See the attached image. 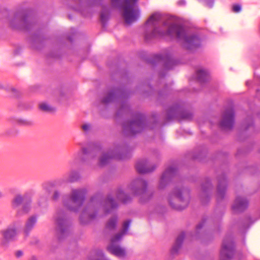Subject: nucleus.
Here are the masks:
<instances>
[{"mask_svg": "<svg viewBox=\"0 0 260 260\" xmlns=\"http://www.w3.org/2000/svg\"><path fill=\"white\" fill-rule=\"evenodd\" d=\"M162 22V16L158 13L152 14L146 22L144 39L146 41L153 39L168 37L183 41L184 47L193 50L201 46V39L196 34L187 35L184 26L167 20Z\"/></svg>", "mask_w": 260, "mask_h": 260, "instance_id": "1", "label": "nucleus"}, {"mask_svg": "<svg viewBox=\"0 0 260 260\" xmlns=\"http://www.w3.org/2000/svg\"><path fill=\"white\" fill-rule=\"evenodd\" d=\"M99 204L102 206L106 214L111 213L118 207L117 203L111 194H108L102 203L99 202L96 196L93 197L88 206L81 213L80 220L82 224H86L95 219L98 213L95 206Z\"/></svg>", "mask_w": 260, "mask_h": 260, "instance_id": "2", "label": "nucleus"}, {"mask_svg": "<svg viewBox=\"0 0 260 260\" xmlns=\"http://www.w3.org/2000/svg\"><path fill=\"white\" fill-rule=\"evenodd\" d=\"M170 206L177 210L186 208L189 203V190L184 187H175L169 197Z\"/></svg>", "mask_w": 260, "mask_h": 260, "instance_id": "3", "label": "nucleus"}, {"mask_svg": "<svg viewBox=\"0 0 260 260\" xmlns=\"http://www.w3.org/2000/svg\"><path fill=\"white\" fill-rule=\"evenodd\" d=\"M121 0H111L114 7L118 6ZM138 0H123L119 7L123 10L122 16L126 24H129L136 21L139 15V10L137 3Z\"/></svg>", "mask_w": 260, "mask_h": 260, "instance_id": "4", "label": "nucleus"}, {"mask_svg": "<svg viewBox=\"0 0 260 260\" xmlns=\"http://www.w3.org/2000/svg\"><path fill=\"white\" fill-rule=\"evenodd\" d=\"M133 118L132 120L123 123V132L126 136H132L149 127L147 125L146 117L144 114L136 113L133 115ZM149 127L153 128L150 126Z\"/></svg>", "mask_w": 260, "mask_h": 260, "instance_id": "5", "label": "nucleus"}, {"mask_svg": "<svg viewBox=\"0 0 260 260\" xmlns=\"http://www.w3.org/2000/svg\"><path fill=\"white\" fill-rule=\"evenodd\" d=\"M55 229L59 240L67 237L71 231V222L67 213L62 209H58L54 217Z\"/></svg>", "mask_w": 260, "mask_h": 260, "instance_id": "6", "label": "nucleus"}, {"mask_svg": "<svg viewBox=\"0 0 260 260\" xmlns=\"http://www.w3.org/2000/svg\"><path fill=\"white\" fill-rule=\"evenodd\" d=\"M86 194V190L84 188L73 189L69 198H63V205L68 210L77 212L83 204Z\"/></svg>", "mask_w": 260, "mask_h": 260, "instance_id": "7", "label": "nucleus"}, {"mask_svg": "<svg viewBox=\"0 0 260 260\" xmlns=\"http://www.w3.org/2000/svg\"><path fill=\"white\" fill-rule=\"evenodd\" d=\"M10 25L14 29L28 30L34 26V20L27 11L20 10L15 14Z\"/></svg>", "mask_w": 260, "mask_h": 260, "instance_id": "8", "label": "nucleus"}, {"mask_svg": "<svg viewBox=\"0 0 260 260\" xmlns=\"http://www.w3.org/2000/svg\"><path fill=\"white\" fill-rule=\"evenodd\" d=\"M193 115L191 112L184 110L182 106L176 104L171 107L167 111V116L165 121L162 125H165L167 122L175 119L190 120L192 118Z\"/></svg>", "mask_w": 260, "mask_h": 260, "instance_id": "9", "label": "nucleus"}, {"mask_svg": "<svg viewBox=\"0 0 260 260\" xmlns=\"http://www.w3.org/2000/svg\"><path fill=\"white\" fill-rule=\"evenodd\" d=\"M31 202L30 197L27 194H16L12 201V206L14 208L22 206L17 211V216L27 214L30 210Z\"/></svg>", "mask_w": 260, "mask_h": 260, "instance_id": "10", "label": "nucleus"}, {"mask_svg": "<svg viewBox=\"0 0 260 260\" xmlns=\"http://www.w3.org/2000/svg\"><path fill=\"white\" fill-rule=\"evenodd\" d=\"M124 148L120 146H116L107 153H103L99 159V166L103 167L108 164L111 159H124L126 156L123 154Z\"/></svg>", "mask_w": 260, "mask_h": 260, "instance_id": "11", "label": "nucleus"}, {"mask_svg": "<svg viewBox=\"0 0 260 260\" xmlns=\"http://www.w3.org/2000/svg\"><path fill=\"white\" fill-rule=\"evenodd\" d=\"M235 254V245L231 237H226L223 240L220 252V260H231Z\"/></svg>", "mask_w": 260, "mask_h": 260, "instance_id": "12", "label": "nucleus"}, {"mask_svg": "<svg viewBox=\"0 0 260 260\" xmlns=\"http://www.w3.org/2000/svg\"><path fill=\"white\" fill-rule=\"evenodd\" d=\"M148 61L152 65L161 63L166 70L172 69L177 64V61L172 58L171 54L168 53L155 55Z\"/></svg>", "mask_w": 260, "mask_h": 260, "instance_id": "13", "label": "nucleus"}, {"mask_svg": "<svg viewBox=\"0 0 260 260\" xmlns=\"http://www.w3.org/2000/svg\"><path fill=\"white\" fill-rule=\"evenodd\" d=\"M235 123V112L233 108H229L223 112L220 122V126L222 129L231 130Z\"/></svg>", "mask_w": 260, "mask_h": 260, "instance_id": "14", "label": "nucleus"}, {"mask_svg": "<svg viewBox=\"0 0 260 260\" xmlns=\"http://www.w3.org/2000/svg\"><path fill=\"white\" fill-rule=\"evenodd\" d=\"M126 96L125 91L120 88H114L111 90L108 94L104 98L101 102L104 104H107L115 101L117 99L122 100Z\"/></svg>", "mask_w": 260, "mask_h": 260, "instance_id": "15", "label": "nucleus"}, {"mask_svg": "<svg viewBox=\"0 0 260 260\" xmlns=\"http://www.w3.org/2000/svg\"><path fill=\"white\" fill-rule=\"evenodd\" d=\"M147 187V182L141 179L137 178L134 180L130 185V189L135 195H144Z\"/></svg>", "mask_w": 260, "mask_h": 260, "instance_id": "16", "label": "nucleus"}, {"mask_svg": "<svg viewBox=\"0 0 260 260\" xmlns=\"http://www.w3.org/2000/svg\"><path fill=\"white\" fill-rule=\"evenodd\" d=\"M177 169L174 167H169L162 173L159 183V188L160 189L164 188L172 179L177 174Z\"/></svg>", "mask_w": 260, "mask_h": 260, "instance_id": "17", "label": "nucleus"}, {"mask_svg": "<svg viewBox=\"0 0 260 260\" xmlns=\"http://www.w3.org/2000/svg\"><path fill=\"white\" fill-rule=\"evenodd\" d=\"M0 233L2 236L1 244L5 246L10 242L15 240L17 235V231L15 227H8L6 229L1 231Z\"/></svg>", "mask_w": 260, "mask_h": 260, "instance_id": "18", "label": "nucleus"}, {"mask_svg": "<svg viewBox=\"0 0 260 260\" xmlns=\"http://www.w3.org/2000/svg\"><path fill=\"white\" fill-rule=\"evenodd\" d=\"M101 148L99 146H89L88 148H82V152H79L77 156L75 157V162L77 161L78 157H80L82 154L88 159H92L99 154Z\"/></svg>", "mask_w": 260, "mask_h": 260, "instance_id": "19", "label": "nucleus"}, {"mask_svg": "<svg viewBox=\"0 0 260 260\" xmlns=\"http://www.w3.org/2000/svg\"><path fill=\"white\" fill-rule=\"evenodd\" d=\"M202 194L201 196V202L203 204L207 203L210 200L209 193L213 188V186L209 178H206L201 185Z\"/></svg>", "mask_w": 260, "mask_h": 260, "instance_id": "20", "label": "nucleus"}, {"mask_svg": "<svg viewBox=\"0 0 260 260\" xmlns=\"http://www.w3.org/2000/svg\"><path fill=\"white\" fill-rule=\"evenodd\" d=\"M226 189V180L224 174H222L218 178L217 186V200L219 201L222 200L225 196Z\"/></svg>", "mask_w": 260, "mask_h": 260, "instance_id": "21", "label": "nucleus"}, {"mask_svg": "<svg viewBox=\"0 0 260 260\" xmlns=\"http://www.w3.org/2000/svg\"><path fill=\"white\" fill-rule=\"evenodd\" d=\"M248 206V201L243 197H237L232 206V210L235 213L243 212Z\"/></svg>", "mask_w": 260, "mask_h": 260, "instance_id": "22", "label": "nucleus"}, {"mask_svg": "<svg viewBox=\"0 0 260 260\" xmlns=\"http://www.w3.org/2000/svg\"><path fill=\"white\" fill-rule=\"evenodd\" d=\"M136 168L137 171L139 174H146L153 172L156 167L152 166L149 167L148 165V162L146 159H141L138 160L136 165Z\"/></svg>", "mask_w": 260, "mask_h": 260, "instance_id": "23", "label": "nucleus"}, {"mask_svg": "<svg viewBox=\"0 0 260 260\" xmlns=\"http://www.w3.org/2000/svg\"><path fill=\"white\" fill-rule=\"evenodd\" d=\"M119 241H112V238L111 240V244L109 245L107 249L112 254L120 257H124L125 255V251L123 248L120 247L119 245H116L115 243Z\"/></svg>", "mask_w": 260, "mask_h": 260, "instance_id": "24", "label": "nucleus"}, {"mask_svg": "<svg viewBox=\"0 0 260 260\" xmlns=\"http://www.w3.org/2000/svg\"><path fill=\"white\" fill-rule=\"evenodd\" d=\"M37 221V217L32 215L29 217L26 221L23 232L25 237L29 235L30 232L33 229Z\"/></svg>", "mask_w": 260, "mask_h": 260, "instance_id": "25", "label": "nucleus"}, {"mask_svg": "<svg viewBox=\"0 0 260 260\" xmlns=\"http://www.w3.org/2000/svg\"><path fill=\"white\" fill-rule=\"evenodd\" d=\"M118 221V216L114 215L111 217L106 222L105 230L109 232H114L117 228Z\"/></svg>", "mask_w": 260, "mask_h": 260, "instance_id": "26", "label": "nucleus"}, {"mask_svg": "<svg viewBox=\"0 0 260 260\" xmlns=\"http://www.w3.org/2000/svg\"><path fill=\"white\" fill-rule=\"evenodd\" d=\"M185 238V233L181 232L177 237L176 241L173 246L171 252L174 255L178 253V252L181 247L182 244Z\"/></svg>", "mask_w": 260, "mask_h": 260, "instance_id": "27", "label": "nucleus"}, {"mask_svg": "<svg viewBox=\"0 0 260 260\" xmlns=\"http://www.w3.org/2000/svg\"><path fill=\"white\" fill-rule=\"evenodd\" d=\"M131 221V219H128L123 223L121 231L112 237V241L121 240L123 236L127 232Z\"/></svg>", "mask_w": 260, "mask_h": 260, "instance_id": "28", "label": "nucleus"}, {"mask_svg": "<svg viewBox=\"0 0 260 260\" xmlns=\"http://www.w3.org/2000/svg\"><path fill=\"white\" fill-rule=\"evenodd\" d=\"M196 74L197 80L201 83L207 82L209 79V74L205 70H199L197 71Z\"/></svg>", "mask_w": 260, "mask_h": 260, "instance_id": "29", "label": "nucleus"}, {"mask_svg": "<svg viewBox=\"0 0 260 260\" xmlns=\"http://www.w3.org/2000/svg\"><path fill=\"white\" fill-rule=\"evenodd\" d=\"M116 197L118 200L123 204H127L130 202L132 200L131 198L129 196L125 194L120 189L117 190Z\"/></svg>", "mask_w": 260, "mask_h": 260, "instance_id": "30", "label": "nucleus"}, {"mask_svg": "<svg viewBox=\"0 0 260 260\" xmlns=\"http://www.w3.org/2000/svg\"><path fill=\"white\" fill-rule=\"evenodd\" d=\"M80 178L79 173L75 171H71L66 179L67 182H74L77 181Z\"/></svg>", "mask_w": 260, "mask_h": 260, "instance_id": "31", "label": "nucleus"}, {"mask_svg": "<svg viewBox=\"0 0 260 260\" xmlns=\"http://www.w3.org/2000/svg\"><path fill=\"white\" fill-rule=\"evenodd\" d=\"M11 120L12 123H16L20 125L29 126L33 124L32 121L21 118H13Z\"/></svg>", "mask_w": 260, "mask_h": 260, "instance_id": "32", "label": "nucleus"}, {"mask_svg": "<svg viewBox=\"0 0 260 260\" xmlns=\"http://www.w3.org/2000/svg\"><path fill=\"white\" fill-rule=\"evenodd\" d=\"M39 109L45 112H52L55 111V109L46 103H42L39 104Z\"/></svg>", "mask_w": 260, "mask_h": 260, "instance_id": "33", "label": "nucleus"}, {"mask_svg": "<svg viewBox=\"0 0 260 260\" xmlns=\"http://www.w3.org/2000/svg\"><path fill=\"white\" fill-rule=\"evenodd\" d=\"M129 110V106L126 102H123L121 105L120 108L117 112V115L118 116L123 113H126Z\"/></svg>", "mask_w": 260, "mask_h": 260, "instance_id": "34", "label": "nucleus"}, {"mask_svg": "<svg viewBox=\"0 0 260 260\" xmlns=\"http://www.w3.org/2000/svg\"><path fill=\"white\" fill-rule=\"evenodd\" d=\"M100 19L102 23L104 24L108 19V13L103 11L100 15Z\"/></svg>", "mask_w": 260, "mask_h": 260, "instance_id": "35", "label": "nucleus"}, {"mask_svg": "<svg viewBox=\"0 0 260 260\" xmlns=\"http://www.w3.org/2000/svg\"><path fill=\"white\" fill-rule=\"evenodd\" d=\"M241 10V6L239 4H234L232 7V11L235 13H239Z\"/></svg>", "mask_w": 260, "mask_h": 260, "instance_id": "36", "label": "nucleus"}, {"mask_svg": "<svg viewBox=\"0 0 260 260\" xmlns=\"http://www.w3.org/2000/svg\"><path fill=\"white\" fill-rule=\"evenodd\" d=\"M206 154V151L204 150L201 151L198 154H194L192 155L193 159H200L202 156Z\"/></svg>", "mask_w": 260, "mask_h": 260, "instance_id": "37", "label": "nucleus"}, {"mask_svg": "<svg viewBox=\"0 0 260 260\" xmlns=\"http://www.w3.org/2000/svg\"><path fill=\"white\" fill-rule=\"evenodd\" d=\"M59 197L60 193L57 190H55L53 193L52 200L54 201H57L59 199Z\"/></svg>", "mask_w": 260, "mask_h": 260, "instance_id": "38", "label": "nucleus"}, {"mask_svg": "<svg viewBox=\"0 0 260 260\" xmlns=\"http://www.w3.org/2000/svg\"><path fill=\"white\" fill-rule=\"evenodd\" d=\"M205 221H206V219H203L202 220V221L197 225V226H196L197 232H198V231L199 230H200L202 228V227L204 225V223L205 222Z\"/></svg>", "mask_w": 260, "mask_h": 260, "instance_id": "39", "label": "nucleus"}, {"mask_svg": "<svg viewBox=\"0 0 260 260\" xmlns=\"http://www.w3.org/2000/svg\"><path fill=\"white\" fill-rule=\"evenodd\" d=\"M206 5L211 8L214 4V0H205Z\"/></svg>", "mask_w": 260, "mask_h": 260, "instance_id": "40", "label": "nucleus"}, {"mask_svg": "<svg viewBox=\"0 0 260 260\" xmlns=\"http://www.w3.org/2000/svg\"><path fill=\"white\" fill-rule=\"evenodd\" d=\"M90 127V125L89 124H85L82 126V129L85 132L88 131Z\"/></svg>", "mask_w": 260, "mask_h": 260, "instance_id": "41", "label": "nucleus"}, {"mask_svg": "<svg viewBox=\"0 0 260 260\" xmlns=\"http://www.w3.org/2000/svg\"><path fill=\"white\" fill-rule=\"evenodd\" d=\"M253 126V120L251 118H249L247 126L245 127V130H247L250 126Z\"/></svg>", "mask_w": 260, "mask_h": 260, "instance_id": "42", "label": "nucleus"}, {"mask_svg": "<svg viewBox=\"0 0 260 260\" xmlns=\"http://www.w3.org/2000/svg\"><path fill=\"white\" fill-rule=\"evenodd\" d=\"M177 5L179 6H184L186 5L185 0H179L177 2Z\"/></svg>", "mask_w": 260, "mask_h": 260, "instance_id": "43", "label": "nucleus"}, {"mask_svg": "<svg viewBox=\"0 0 260 260\" xmlns=\"http://www.w3.org/2000/svg\"><path fill=\"white\" fill-rule=\"evenodd\" d=\"M23 255V252L22 251L18 250L15 253V255L17 257H20Z\"/></svg>", "mask_w": 260, "mask_h": 260, "instance_id": "44", "label": "nucleus"}, {"mask_svg": "<svg viewBox=\"0 0 260 260\" xmlns=\"http://www.w3.org/2000/svg\"><path fill=\"white\" fill-rule=\"evenodd\" d=\"M10 92H11L12 93H13V96H17V94L16 93L17 92V90L14 88H11V89H10Z\"/></svg>", "mask_w": 260, "mask_h": 260, "instance_id": "45", "label": "nucleus"}, {"mask_svg": "<svg viewBox=\"0 0 260 260\" xmlns=\"http://www.w3.org/2000/svg\"><path fill=\"white\" fill-rule=\"evenodd\" d=\"M153 121L155 122V123H157V121H156V120L155 119H156V116L155 115H153Z\"/></svg>", "mask_w": 260, "mask_h": 260, "instance_id": "46", "label": "nucleus"}, {"mask_svg": "<svg viewBox=\"0 0 260 260\" xmlns=\"http://www.w3.org/2000/svg\"><path fill=\"white\" fill-rule=\"evenodd\" d=\"M81 161H83V162L85 161V159H84V158L83 157L81 158Z\"/></svg>", "mask_w": 260, "mask_h": 260, "instance_id": "47", "label": "nucleus"}, {"mask_svg": "<svg viewBox=\"0 0 260 260\" xmlns=\"http://www.w3.org/2000/svg\"><path fill=\"white\" fill-rule=\"evenodd\" d=\"M159 76H160V77H164L165 76V75H161V73H160V74H159Z\"/></svg>", "mask_w": 260, "mask_h": 260, "instance_id": "48", "label": "nucleus"}, {"mask_svg": "<svg viewBox=\"0 0 260 260\" xmlns=\"http://www.w3.org/2000/svg\"><path fill=\"white\" fill-rule=\"evenodd\" d=\"M159 94L160 95H162L164 94V93H162V92H161V91H160V92H159Z\"/></svg>", "mask_w": 260, "mask_h": 260, "instance_id": "49", "label": "nucleus"}, {"mask_svg": "<svg viewBox=\"0 0 260 260\" xmlns=\"http://www.w3.org/2000/svg\"><path fill=\"white\" fill-rule=\"evenodd\" d=\"M2 192L0 191V199L2 198Z\"/></svg>", "mask_w": 260, "mask_h": 260, "instance_id": "50", "label": "nucleus"}, {"mask_svg": "<svg viewBox=\"0 0 260 260\" xmlns=\"http://www.w3.org/2000/svg\"><path fill=\"white\" fill-rule=\"evenodd\" d=\"M69 40H70V41H72V39L70 37H69L68 38Z\"/></svg>", "mask_w": 260, "mask_h": 260, "instance_id": "51", "label": "nucleus"}, {"mask_svg": "<svg viewBox=\"0 0 260 260\" xmlns=\"http://www.w3.org/2000/svg\"><path fill=\"white\" fill-rule=\"evenodd\" d=\"M167 88H168V87H167V86L165 87V90H167Z\"/></svg>", "mask_w": 260, "mask_h": 260, "instance_id": "52", "label": "nucleus"}]
</instances>
